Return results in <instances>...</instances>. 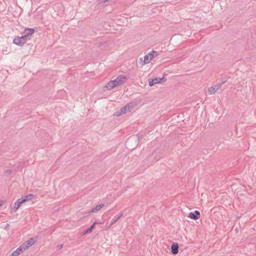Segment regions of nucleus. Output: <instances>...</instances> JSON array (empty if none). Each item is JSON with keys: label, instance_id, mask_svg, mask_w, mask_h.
Instances as JSON below:
<instances>
[{"label": "nucleus", "instance_id": "nucleus-11", "mask_svg": "<svg viewBox=\"0 0 256 256\" xmlns=\"http://www.w3.org/2000/svg\"><path fill=\"white\" fill-rule=\"evenodd\" d=\"M218 89V86H214L208 88V92L210 94H214Z\"/></svg>", "mask_w": 256, "mask_h": 256}, {"label": "nucleus", "instance_id": "nucleus-15", "mask_svg": "<svg viewBox=\"0 0 256 256\" xmlns=\"http://www.w3.org/2000/svg\"><path fill=\"white\" fill-rule=\"evenodd\" d=\"M188 216L192 219V220H196L198 218V216H197L194 213L192 212H190V214H189V216Z\"/></svg>", "mask_w": 256, "mask_h": 256}, {"label": "nucleus", "instance_id": "nucleus-8", "mask_svg": "<svg viewBox=\"0 0 256 256\" xmlns=\"http://www.w3.org/2000/svg\"><path fill=\"white\" fill-rule=\"evenodd\" d=\"M172 252L176 254L178 252V245L177 243H173L171 247Z\"/></svg>", "mask_w": 256, "mask_h": 256}, {"label": "nucleus", "instance_id": "nucleus-19", "mask_svg": "<svg viewBox=\"0 0 256 256\" xmlns=\"http://www.w3.org/2000/svg\"><path fill=\"white\" fill-rule=\"evenodd\" d=\"M98 222H94V223L92 224V226H91L88 228L90 229V230L92 232V229L94 228V226L96 224H98Z\"/></svg>", "mask_w": 256, "mask_h": 256}, {"label": "nucleus", "instance_id": "nucleus-24", "mask_svg": "<svg viewBox=\"0 0 256 256\" xmlns=\"http://www.w3.org/2000/svg\"><path fill=\"white\" fill-rule=\"evenodd\" d=\"M225 82H222V83L219 84L218 85H217L218 87H219V88H220L222 86Z\"/></svg>", "mask_w": 256, "mask_h": 256}, {"label": "nucleus", "instance_id": "nucleus-10", "mask_svg": "<svg viewBox=\"0 0 256 256\" xmlns=\"http://www.w3.org/2000/svg\"><path fill=\"white\" fill-rule=\"evenodd\" d=\"M127 76L120 75L118 76L116 79L117 81H118V82H119V84H121L123 83L124 80L127 79Z\"/></svg>", "mask_w": 256, "mask_h": 256}, {"label": "nucleus", "instance_id": "nucleus-23", "mask_svg": "<svg viewBox=\"0 0 256 256\" xmlns=\"http://www.w3.org/2000/svg\"><path fill=\"white\" fill-rule=\"evenodd\" d=\"M123 214H124L122 212H120L118 217L120 219L122 216Z\"/></svg>", "mask_w": 256, "mask_h": 256}, {"label": "nucleus", "instance_id": "nucleus-22", "mask_svg": "<svg viewBox=\"0 0 256 256\" xmlns=\"http://www.w3.org/2000/svg\"><path fill=\"white\" fill-rule=\"evenodd\" d=\"M12 172V170H8L5 171V173L6 174H10Z\"/></svg>", "mask_w": 256, "mask_h": 256}, {"label": "nucleus", "instance_id": "nucleus-16", "mask_svg": "<svg viewBox=\"0 0 256 256\" xmlns=\"http://www.w3.org/2000/svg\"><path fill=\"white\" fill-rule=\"evenodd\" d=\"M120 219H119V218L118 217H114L113 220H112V221L110 224V225H112L113 224H115L116 222H118V220Z\"/></svg>", "mask_w": 256, "mask_h": 256}, {"label": "nucleus", "instance_id": "nucleus-26", "mask_svg": "<svg viewBox=\"0 0 256 256\" xmlns=\"http://www.w3.org/2000/svg\"><path fill=\"white\" fill-rule=\"evenodd\" d=\"M1 206V204H0V206Z\"/></svg>", "mask_w": 256, "mask_h": 256}, {"label": "nucleus", "instance_id": "nucleus-13", "mask_svg": "<svg viewBox=\"0 0 256 256\" xmlns=\"http://www.w3.org/2000/svg\"><path fill=\"white\" fill-rule=\"evenodd\" d=\"M115 87L114 83L112 81H110L108 83V84L106 86V88L108 90H112Z\"/></svg>", "mask_w": 256, "mask_h": 256}, {"label": "nucleus", "instance_id": "nucleus-2", "mask_svg": "<svg viewBox=\"0 0 256 256\" xmlns=\"http://www.w3.org/2000/svg\"><path fill=\"white\" fill-rule=\"evenodd\" d=\"M26 42V36L16 37L13 40V43L19 46H24Z\"/></svg>", "mask_w": 256, "mask_h": 256}, {"label": "nucleus", "instance_id": "nucleus-3", "mask_svg": "<svg viewBox=\"0 0 256 256\" xmlns=\"http://www.w3.org/2000/svg\"><path fill=\"white\" fill-rule=\"evenodd\" d=\"M166 80V79L164 76L162 78H156L154 79L149 80L148 84L150 86H152L155 84L165 82Z\"/></svg>", "mask_w": 256, "mask_h": 256}, {"label": "nucleus", "instance_id": "nucleus-20", "mask_svg": "<svg viewBox=\"0 0 256 256\" xmlns=\"http://www.w3.org/2000/svg\"><path fill=\"white\" fill-rule=\"evenodd\" d=\"M194 214L196 215L197 216H198L199 217V216H200V212L199 211L196 210L194 211Z\"/></svg>", "mask_w": 256, "mask_h": 256}, {"label": "nucleus", "instance_id": "nucleus-18", "mask_svg": "<svg viewBox=\"0 0 256 256\" xmlns=\"http://www.w3.org/2000/svg\"><path fill=\"white\" fill-rule=\"evenodd\" d=\"M112 81L114 83V85L115 86V87L120 85V84H119V82H118V81H117L116 79H115L113 80H112Z\"/></svg>", "mask_w": 256, "mask_h": 256}, {"label": "nucleus", "instance_id": "nucleus-17", "mask_svg": "<svg viewBox=\"0 0 256 256\" xmlns=\"http://www.w3.org/2000/svg\"><path fill=\"white\" fill-rule=\"evenodd\" d=\"M92 232V231L90 230V229H89V228H87L86 230H84V231L82 232V235H84V234H86L90 233V232Z\"/></svg>", "mask_w": 256, "mask_h": 256}, {"label": "nucleus", "instance_id": "nucleus-12", "mask_svg": "<svg viewBox=\"0 0 256 256\" xmlns=\"http://www.w3.org/2000/svg\"><path fill=\"white\" fill-rule=\"evenodd\" d=\"M26 248H24V246L22 244L20 246H19L16 250H15L16 252H17V254H18V255H20V254H21L22 253L24 250H26Z\"/></svg>", "mask_w": 256, "mask_h": 256}, {"label": "nucleus", "instance_id": "nucleus-1", "mask_svg": "<svg viewBox=\"0 0 256 256\" xmlns=\"http://www.w3.org/2000/svg\"><path fill=\"white\" fill-rule=\"evenodd\" d=\"M134 106V104L132 102L126 105L122 108L120 111L116 112V116H120L126 114L128 111L130 112Z\"/></svg>", "mask_w": 256, "mask_h": 256}, {"label": "nucleus", "instance_id": "nucleus-5", "mask_svg": "<svg viewBox=\"0 0 256 256\" xmlns=\"http://www.w3.org/2000/svg\"><path fill=\"white\" fill-rule=\"evenodd\" d=\"M36 242V240L34 238H30L27 241L22 244L26 250L28 249L30 247L34 245Z\"/></svg>", "mask_w": 256, "mask_h": 256}, {"label": "nucleus", "instance_id": "nucleus-7", "mask_svg": "<svg viewBox=\"0 0 256 256\" xmlns=\"http://www.w3.org/2000/svg\"><path fill=\"white\" fill-rule=\"evenodd\" d=\"M34 32L35 30L34 28H26L24 32V36H26V38L27 39L28 37L34 34Z\"/></svg>", "mask_w": 256, "mask_h": 256}, {"label": "nucleus", "instance_id": "nucleus-21", "mask_svg": "<svg viewBox=\"0 0 256 256\" xmlns=\"http://www.w3.org/2000/svg\"><path fill=\"white\" fill-rule=\"evenodd\" d=\"M63 247V244H59L57 246V248L58 250H60Z\"/></svg>", "mask_w": 256, "mask_h": 256}, {"label": "nucleus", "instance_id": "nucleus-6", "mask_svg": "<svg viewBox=\"0 0 256 256\" xmlns=\"http://www.w3.org/2000/svg\"><path fill=\"white\" fill-rule=\"evenodd\" d=\"M24 202H26V200H22V198L18 199L14 204L13 210L16 212L21 204Z\"/></svg>", "mask_w": 256, "mask_h": 256}, {"label": "nucleus", "instance_id": "nucleus-4", "mask_svg": "<svg viewBox=\"0 0 256 256\" xmlns=\"http://www.w3.org/2000/svg\"><path fill=\"white\" fill-rule=\"evenodd\" d=\"M152 53L156 54V52L152 50V52H149L144 56V62L142 63V65L148 64L154 58V55Z\"/></svg>", "mask_w": 256, "mask_h": 256}, {"label": "nucleus", "instance_id": "nucleus-14", "mask_svg": "<svg viewBox=\"0 0 256 256\" xmlns=\"http://www.w3.org/2000/svg\"><path fill=\"white\" fill-rule=\"evenodd\" d=\"M34 197V196L33 194H30L27 195L26 196H25V198H22V200H26V202H27L28 200H31L32 199H33Z\"/></svg>", "mask_w": 256, "mask_h": 256}, {"label": "nucleus", "instance_id": "nucleus-25", "mask_svg": "<svg viewBox=\"0 0 256 256\" xmlns=\"http://www.w3.org/2000/svg\"><path fill=\"white\" fill-rule=\"evenodd\" d=\"M60 93H65V92L64 90H60Z\"/></svg>", "mask_w": 256, "mask_h": 256}, {"label": "nucleus", "instance_id": "nucleus-9", "mask_svg": "<svg viewBox=\"0 0 256 256\" xmlns=\"http://www.w3.org/2000/svg\"><path fill=\"white\" fill-rule=\"evenodd\" d=\"M104 206V204H100L99 205H98L94 207L89 212V213H94L98 212Z\"/></svg>", "mask_w": 256, "mask_h": 256}]
</instances>
